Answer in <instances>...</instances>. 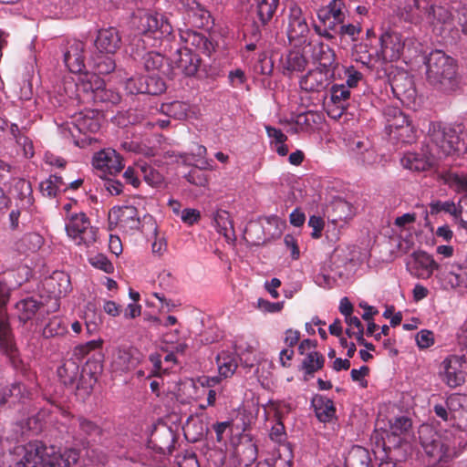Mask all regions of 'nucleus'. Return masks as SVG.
I'll return each mask as SVG.
<instances>
[{"label": "nucleus", "instance_id": "nucleus-1", "mask_svg": "<svg viewBox=\"0 0 467 467\" xmlns=\"http://www.w3.org/2000/svg\"><path fill=\"white\" fill-rule=\"evenodd\" d=\"M16 451L21 458L15 467H72L79 459V451L76 449L60 451L40 441H30Z\"/></svg>", "mask_w": 467, "mask_h": 467}, {"label": "nucleus", "instance_id": "nucleus-2", "mask_svg": "<svg viewBox=\"0 0 467 467\" xmlns=\"http://www.w3.org/2000/svg\"><path fill=\"white\" fill-rule=\"evenodd\" d=\"M426 79L433 90L450 96L461 87L457 61L440 49L432 50L425 57Z\"/></svg>", "mask_w": 467, "mask_h": 467}, {"label": "nucleus", "instance_id": "nucleus-3", "mask_svg": "<svg viewBox=\"0 0 467 467\" xmlns=\"http://www.w3.org/2000/svg\"><path fill=\"white\" fill-rule=\"evenodd\" d=\"M420 444L428 457L430 467H449L456 457V448L451 437L437 432L431 425L419 428Z\"/></svg>", "mask_w": 467, "mask_h": 467}, {"label": "nucleus", "instance_id": "nucleus-4", "mask_svg": "<svg viewBox=\"0 0 467 467\" xmlns=\"http://www.w3.org/2000/svg\"><path fill=\"white\" fill-rule=\"evenodd\" d=\"M460 126L454 128L441 122H431L428 130V137L436 147L437 154L449 156L465 150V144L460 138Z\"/></svg>", "mask_w": 467, "mask_h": 467}, {"label": "nucleus", "instance_id": "nucleus-5", "mask_svg": "<svg viewBox=\"0 0 467 467\" xmlns=\"http://www.w3.org/2000/svg\"><path fill=\"white\" fill-rule=\"evenodd\" d=\"M137 30L146 47H156L172 33V26L168 18L161 14L143 13L138 17Z\"/></svg>", "mask_w": 467, "mask_h": 467}, {"label": "nucleus", "instance_id": "nucleus-6", "mask_svg": "<svg viewBox=\"0 0 467 467\" xmlns=\"http://www.w3.org/2000/svg\"><path fill=\"white\" fill-rule=\"evenodd\" d=\"M385 132L393 140L401 143H411L416 139V130L410 119L400 108L386 106L383 109Z\"/></svg>", "mask_w": 467, "mask_h": 467}, {"label": "nucleus", "instance_id": "nucleus-7", "mask_svg": "<svg viewBox=\"0 0 467 467\" xmlns=\"http://www.w3.org/2000/svg\"><path fill=\"white\" fill-rule=\"evenodd\" d=\"M109 223H115L121 230L130 233L135 230L141 232L154 231L156 233V221L150 214L140 218L135 206L125 205L113 207L109 213Z\"/></svg>", "mask_w": 467, "mask_h": 467}, {"label": "nucleus", "instance_id": "nucleus-8", "mask_svg": "<svg viewBox=\"0 0 467 467\" xmlns=\"http://www.w3.org/2000/svg\"><path fill=\"white\" fill-rule=\"evenodd\" d=\"M348 13L344 0H330L327 5L320 7L317 12V18L324 26V29L316 26V32L328 40L333 39L335 36L332 31L337 30L341 24L345 23Z\"/></svg>", "mask_w": 467, "mask_h": 467}, {"label": "nucleus", "instance_id": "nucleus-9", "mask_svg": "<svg viewBox=\"0 0 467 467\" xmlns=\"http://www.w3.org/2000/svg\"><path fill=\"white\" fill-rule=\"evenodd\" d=\"M65 229L77 245L88 247L97 242L99 229L91 225L89 218L83 212L69 214Z\"/></svg>", "mask_w": 467, "mask_h": 467}, {"label": "nucleus", "instance_id": "nucleus-10", "mask_svg": "<svg viewBox=\"0 0 467 467\" xmlns=\"http://www.w3.org/2000/svg\"><path fill=\"white\" fill-rule=\"evenodd\" d=\"M467 359L464 355H450L441 364L443 382L450 388H456L465 382Z\"/></svg>", "mask_w": 467, "mask_h": 467}, {"label": "nucleus", "instance_id": "nucleus-11", "mask_svg": "<svg viewBox=\"0 0 467 467\" xmlns=\"http://www.w3.org/2000/svg\"><path fill=\"white\" fill-rule=\"evenodd\" d=\"M406 266L410 274L419 279H429L435 271L439 273L441 267L432 255L422 250L414 251Z\"/></svg>", "mask_w": 467, "mask_h": 467}, {"label": "nucleus", "instance_id": "nucleus-12", "mask_svg": "<svg viewBox=\"0 0 467 467\" xmlns=\"http://www.w3.org/2000/svg\"><path fill=\"white\" fill-rule=\"evenodd\" d=\"M309 26L303 15L302 9L297 5L289 8L286 35L290 44L303 45L307 40Z\"/></svg>", "mask_w": 467, "mask_h": 467}, {"label": "nucleus", "instance_id": "nucleus-13", "mask_svg": "<svg viewBox=\"0 0 467 467\" xmlns=\"http://www.w3.org/2000/svg\"><path fill=\"white\" fill-rule=\"evenodd\" d=\"M92 165L102 173L101 178L108 175L115 176L124 168L121 156L111 148L96 152L92 158Z\"/></svg>", "mask_w": 467, "mask_h": 467}, {"label": "nucleus", "instance_id": "nucleus-14", "mask_svg": "<svg viewBox=\"0 0 467 467\" xmlns=\"http://www.w3.org/2000/svg\"><path fill=\"white\" fill-rule=\"evenodd\" d=\"M391 90L394 96L406 106L413 104L417 98V91L414 80L411 76L406 72L396 74L390 82Z\"/></svg>", "mask_w": 467, "mask_h": 467}, {"label": "nucleus", "instance_id": "nucleus-15", "mask_svg": "<svg viewBox=\"0 0 467 467\" xmlns=\"http://www.w3.org/2000/svg\"><path fill=\"white\" fill-rule=\"evenodd\" d=\"M104 86V80L97 73L83 72L76 82V90L80 100L92 103L95 95Z\"/></svg>", "mask_w": 467, "mask_h": 467}, {"label": "nucleus", "instance_id": "nucleus-16", "mask_svg": "<svg viewBox=\"0 0 467 467\" xmlns=\"http://www.w3.org/2000/svg\"><path fill=\"white\" fill-rule=\"evenodd\" d=\"M171 62L174 67L187 77L195 76L201 66L200 55L188 47H181L176 50Z\"/></svg>", "mask_w": 467, "mask_h": 467}, {"label": "nucleus", "instance_id": "nucleus-17", "mask_svg": "<svg viewBox=\"0 0 467 467\" xmlns=\"http://www.w3.org/2000/svg\"><path fill=\"white\" fill-rule=\"evenodd\" d=\"M181 8L188 15L190 23L198 28H210L213 25L211 13L196 0H179Z\"/></svg>", "mask_w": 467, "mask_h": 467}, {"label": "nucleus", "instance_id": "nucleus-18", "mask_svg": "<svg viewBox=\"0 0 467 467\" xmlns=\"http://www.w3.org/2000/svg\"><path fill=\"white\" fill-rule=\"evenodd\" d=\"M180 40L184 45L182 47H188L210 57L215 50L214 44L202 33L191 29L180 30Z\"/></svg>", "mask_w": 467, "mask_h": 467}, {"label": "nucleus", "instance_id": "nucleus-19", "mask_svg": "<svg viewBox=\"0 0 467 467\" xmlns=\"http://www.w3.org/2000/svg\"><path fill=\"white\" fill-rule=\"evenodd\" d=\"M85 44L79 40L67 42L64 53V63L68 70L75 74H81L85 69Z\"/></svg>", "mask_w": 467, "mask_h": 467}, {"label": "nucleus", "instance_id": "nucleus-20", "mask_svg": "<svg viewBox=\"0 0 467 467\" xmlns=\"http://www.w3.org/2000/svg\"><path fill=\"white\" fill-rule=\"evenodd\" d=\"M121 36L116 27L109 26L99 30L95 46L100 53L114 55L121 47Z\"/></svg>", "mask_w": 467, "mask_h": 467}, {"label": "nucleus", "instance_id": "nucleus-21", "mask_svg": "<svg viewBox=\"0 0 467 467\" xmlns=\"http://www.w3.org/2000/svg\"><path fill=\"white\" fill-rule=\"evenodd\" d=\"M333 76L321 68L310 70L300 79V88L307 92H320L328 87Z\"/></svg>", "mask_w": 467, "mask_h": 467}, {"label": "nucleus", "instance_id": "nucleus-22", "mask_svg": "<svg viewBox=\"0 0 467 467\" xmlns=\"http://www.w3.org/2000/svg\"><path fill=\"white\" fill-rule=\"evenodd\" d=\"M380 56L385 61H394L400 58L403 45L400 36L392 32H385L380 38Z\"/></svg>", "mask_w": 467, "mask_h": 467}, {"label": "nucleus", "instance_id": "nucleus-23", "mask_svg": "<svg viewBox=\"0 0 467 467\" xmlns=\"http://www.w3.org/2000/svg\"><path fill=\"white\" fill-rule=\"evenodd\" d=\"M45 307L42 301L36 299L33 296H28L19 300L16 304V314L22 323L33 319L36 315L39 317L42 315L43 308Z\"/></svg>", "mask_w": 467, "mask_h": 467}, {"label": "nucleus", "instance_id": "nucleus-24", "mask_svg": "<svg viewBox=\"0 0 467 467\" xmlns=\"http://www.w3.org/2000/svg\"><path fill=\"white\" fill-rule=\"evenodd\" d=\"M355 215L353 205L344 199H337L331 202L328 212V220L337 225L338 223H347Z\"/></svg>", "mask_w": 467, "mask_h": 467}, {"label": "nucleus", "instance_id": "nucleus-25", "mask_svg": "<svg viewBox=\"0 0 467 467\" xmlns=\"http://www.w3.org/2000/svg\"><path fill=\"white\" fill-rule=\"evenodd\" d=\"M315 59L318 62L321 69H324L331 74H335V69L337 67V56L333 48L327 44L323 42L317 43L314 47Z\"/></svg>", "mask_w": 467, "mask_h": 467}, {"label": "nucleus", "instance_id": "nucleus-26", "mask_svg": "<svg viewBox=\"0 0 467 467\" xmlns=\"http://www.w3.org/2000/svg\"><path fill=\"white\" fill-rule=\"evenodd\" d=\"M400 162L405 169L413 171H424L433 165L434 159L431 153L408 152L401 158Z\"/></svg>", "mask_w": 467, "mask_h": 467}, {"label": "nucleus", "instance_id": "nucleus-27", "mask_svg": "<svg viewBox=\"0 0 467 467\" xmlns=\"http://www.w3.org/2000/svg\"><path fill=\"white\" fill-rule=\"evenodd\" d=\"M311 404L320 421L329 422L335 418L336 407L332 400L317 394L313 397Z\"/></svg>", "mask_w": 467, "mask_h": 467}, {"label": "nucleus", "instance_id": "nucleus-28", "mask_svg": "<svg viewBox=\"0 0 467 467\" xmlns=\"http://www.w3.org/2000/svg\"><path fill=\"white\" fill-rule=\"evenodd\" d=\"M459 264H446L441 265L436 277L441 281L444 289L462 287L461 273L454 271Z\"/></svg>", "mask_w": 467, "mask_h": 467}, {"label": "nucleus", "instance_id": "nucleus-29", "mask_svg": "<svg viewBox=\"0 0 467 467\" xmlns=\"http://www.w3.org/2000/svg\"><path fill=\"white\" fill-rule=\"evenodd\" d=\"M79 361L74 358H66L57 368V376L66 386L74 385L79 377Z\"/></svg>", "mask_w": 467, "mask_h": 467}, {"label": "nucleus", "instance_id": "nucleus-30", "mask_svg": "<svg viewBox=\"0 0 467 467\" xmlns=\"http://www.w3.org/2000/svg\"><path fill=\"white\" fill-rule=\"evenodd\" d=\"M352 57L368 69L375 67L376 62L379 59V55H373L370 52V45L366 42L357 43L352 47Z\"/></svg>", "mask_w": 467, "mask_h": 467}, {"label": "nucleus", "instance_id": "nucleus-31", "mask_svg": "<svg viewBox=\"0 0 467 467\" xmlns=\"http://www.w3.org/2000/svg\"><path fill=\"white\" fill-rule=\"evenodd\" d=\"M44 244V238L37 233H27L24 234L20 239H18L15 244L14 248L19 254H28V253H36L37 252Z\"/></svg>", "mask_w": 467, "mask_h": 467}, {"label": "nucleus", "instance_id": "nucleus-32", "mask_svg": "<svg viewBox=\"0 0 467 467\" xmlns=\"http://www.w3.org/2000/svg\"><path fill=\"white\" fill-rule=\"evenodd\" d=\"M281 64L288 73L301 72L307 66V59L300 49H292L281 58Z\"/></svg>", "mask_w": 467, "mask_h": 467}, {"label": "nucleus", "instance_id": "nucleus-33", "mask_svg": "<svg viewBox=\"0 0 467 467\" xmlns=\"http://www.w3.org/2000/svg\"><path fill=\"white\" fill-rule=\"evenodd\" d=\"M349 148L365 165H372L378 161V154L368 140H354Z\"/></svg>", "mask_w": 467, "mask_h": 467}, {"label": "nucleus", "instance_id": "nucleus-34", "mask_svg": "<svg viewBox=\"0 0 467 467\" xmlns=\"http://www.w3.org/2000/svg\"><path fill=\"white\" fill-rule=\"evenodd\" d=\"M175 434L170 428H165L153 434V442L156 450L161 454H171L174 449Z\"/></svg>", "mask_w": 467, "mask_h": 467}, {"label": "nucleus", "instance_id": "nucleus-35", "mask_svg": "<svg viewBox=\"0 0 467 467\" xmlns=\"http://www.w3.org/2000/svg\"><path fill=\"white\" fill-rule=\"evenodd\" d=\"M73 127L79 133L85 135L95 134L99 130L100 123L94 112H91L90 114L79 113L75 117Z\"/></svg>", "mask_w": 467, "mask_h": 467}, {"label": "nucleus", "instance_id": "nucleus-36", "mask_svg": "<svg viewBox=\"0 0 467 467\" xmlns=\"http://www.w3.org/2000/svg\"><path fill=\"white\" fill-rule=\"evenodd\" d=\"M273 405L275 410V416L278 418V421L275 423V425L272 427L269 436L272 441L280 443V446L283 447L282 445L284 443L282 442L285 441L286 434L285 431V426L280 420L281 414L284 413L285 411H290L291 407L289 404H286L285 402H277L274 403Z\"/></svg>", "mask_w": 467, "mask_h": 467}, {"label": "nucleus", "instance_id": "nucleus-37", "mask_svg": "<svg viewBox=\"0 0 467 467\" xmlns=\"http://www.w3.org/2000/svg\"><path fill=\"white\" fill-rule=\"evenodd\" d=\"M14 192L22 208L28 209L33 205V189L30 182L19 179L14 185Z\"/></svg>", "mask_w": 467, "mask_h": 467}, {"label": "nucleus", "instance_id": "nucleus-38", "mask_svg": "<svg viewBox=\"0 0 467 467\" xmlns=\"http://www.w3.org/2000/svg\"><path fill=\"white\" fill-rule=\"evenodd\" d=\"M160 111L170 118L184 119L190 111V105L184 101L175 100L170 103H162Z\"/></svg>", "mask_w": 467, "mask_h": 467}, {"label": "nucleus", "instance_id": "nucleus-39", "mask_svg": "<svg viewBox=\"0 0 467 467\" xmlns=\"http://www.w3.org/2000/svg\"><path fill=\"white\" fill-rule=\"evenodd\" d=\"M280 5V0H258L257 1V16L262 25H267L275 13Z\"/></svg>", "mask_w": 467, "mask_h": 467}, {"label": "nucleus", "instance_id": "nucleus-40", "mask_svg": "<svg viewBox=\"0 0 467 467\" xmlns=\"http://www.w3.org/2000/svg\"><path fill=\"white\" fill-rule=\"evenodd\" d=\"M219 375L224 379L234 375L237 368V358L233 354L220 353L216 358Z\"/></svg>", "mask_w": 467, "mask_h": 467}, {"label": "nucleus", "instance_id": "nucleus-41", "mask_svg": "<svg viewBox=\"0 0 467 467\" xmlns=\"http://www.w3.org/2000/svg\"><path fill=\"white\" fill-rule=\"evenodd\" d=\"M212 161H203L202 167L192 168L185 176L186 180L193 185L205 187L208 184V175L204 171L205 169L213 170Z\"/></svg>", "mask_w": 467, "mask_h": 467}, {"label": "nucleus", "instance_id": "nucleus-42", "mask_svg": "<svg viewBox=\"0 0 467 467\" xmlns=\"http://www.w3.org/2000/svg\"><path fill=\"white\" fill-rule=\"evenodd\" d=\"M319 119V116L313 111L298 114L296 117L295 123L291 128V130L295 133H298L313 130Z\"/></svg>", "mask_w": 467, "mask_h": 467}, {"label": "nucleus", "instance_id": "nucleus-43", "mask_svg": "<svg viewBox=\"0 0 467 467\" xmlns=\"http://www.w3.org/2000/svg\"><path fill=\"white\" fill-rule=\"evenodd\" d=\"M444 183L458 193H467V173L446 172L443 176Z\"/></svg>", "mask_w": 467, "mask_h": 467}, {"label": "nucleus", "instance_id": "nucleus-44", "mask_svg": "<svg viewBox=\"0 0 467 467\" xmlns=\"http://www.w3.org/2000/svg\"><path fill=\"white\" fill-rule=\"evenodd\" d=\"M143 94L158 96L166 90L164 80L158 75L143 76Z\"/></svg>", "mask_w": 467, "mask_h": 467}, {"label": "nucleus", "instance_id": "nucleus-45", "mask_svg": "<svg viewBox=\"0 0 467 467\" xmlns=\"http://www.w3.org/2000/svg\"><path fill=\"white\" fill-rule=\"evenodd\" d=\"M325 364V357L317 352L312 351L308 353L302 361V368L306 375L313 376L314 373L320 370Z\"/></svg>", "mask_w": 467, "mask_h": 467}, {"label": "nucleus", "instance_id": "nucleus-46", "mask_svg": "<svg viewBox=\"0 0 467 467\" xmlns=\"http://www.w3.org/2000/svg\"><path fill=\"white\" fill-rule=\"evenodd\" d=\"M137 358H134L131 350L126 348H119L117 351L114 358V365L121 371H129L135 368Z\"/></svg>", "mask_w": 467, "mask_h": 467}, {"label": "nucleus", "instance_id": "nucleus-47", "mask_svg": "<svg viewBox=\"0 0 467 467\" xmlns=\"http://www.w3.org/2000/svg\"><path fill=\"white\" fill-rule=\"evenodd\" d=\"M120 95L119 92L112 88H107L106 86H102L97 94L95 95V99L92 101L94 104H105L109 105H117L120 101Z\"/></svg>", "mask_w": 467, "mask_h": 467}, {"label": "nucleus", "instance_id": "nucleus-48", "mask_svg": "<svg viewBox=\"0 0 467 467\" xmlns=\"http://www.w3.org/2000/svg\"><path fill=\"white\" fill-rule=\"evenodd\" d=\"M103 340L96 339L90 340L85 344L78 345L74 348L70 358H74L79 364L82 363L83 359L89 354L90 351L100 348L102 347Z\"/></svg>", "mask_w": 467, "mask_h": 467}, {"label": "nucleus", "instance_id": "nucleus-49", "mask_svg": "<svg viewBox=\"0 0 467 467\" xmlns=\"http://www.w3.org/2000/svg\"><path fill=\"white\" fill-rule=\"evenodd\" d=\"M142 62L147 71H160L165 65L166 59L159 52L149 51L142 56Z\"/></svg>", "mask_w": 467, "mask_h": 467}, {"label": "nucleus", "instance_id": "nucleus-50", "mask_svg": "<svg viewBox=\"0 0 467 467\" xmlns=\"http://www.w3.org/2000/svg\"><path fill=\"white\" fill-rule=\"evenodd\" d=\"M425 18L433 25L446 24L451 19V13L447 7L435 4Z\"/></svg>", "mask_w": 467, "mask_h": 467}, {"label": "nucleus", "instance_id": "nucleus-51", "mask_svg": "<svg viewBox=\"0 0 467 467\" xmlns=\"http://www.w3.org/2000/svg\"><path fill=\"white\" fill-rule=\"evenodd\" d=\"M138 169H140V176L149 185L158 186L162 182V175L152 166L145 162H139Z\"/></svg>", "mask_w": 467, "mask_h": 467}, {"label": "nucleus", "instance_id": "nucleus-52", "mask_svg": "<svg viewBox=\"0 0 467 467\" xmlns=\"http://www.w3.org/2000/svg\"><path fill=\"white\" fill-rule=\"evenodd\" d=\"M330 95L332 102L338 108L344 109L350 98V91L347 86L336 84L332 86Z\"/></svg>", "mask_w": 467, "mask_h": 467}, {"label": "nucleus", "instance_id": "nucleus-53", "mask_svg": "<svg viewBox=\"0 0 467 467\" xmlns=\"http://www.w3.org/2000/svg\"><path fill=\"white\" fill-rule=\"evenodd\" d=\"M57 282L58 287L57 293L58 296L66 295L70 289V280L69 276L63 272H56L54 273L48 279L49 285H53L55 288L54 283Z\"/></svg>", "mask_w": 467, "mask_h": 467}, {"label": "nucleus", "instance_id": "nucleus-54", "mask_svg": "<svg viewBox=\"0 0 467 467\" xmlns=\"http://www.w3.org/2000/svg\"><path fill=\"white\" fill-rule=\"evenodd\" d=\"M284 450L287 452V459L279 456L273 463L268 461L259 462L257 467H293V452L290 444H283Z\"/></svg>", "mask_w": 467, "mask_h": 467}, {"label": "nucleus", "instance_id": "nucleus-55", "mask_svg": "<svg viewBox=\"0 0 467 467\" xmlns=\"http://www.w3.org/2000/svg\"><path fill=\"white\" fill-rule=\"evenodd\" d=\"M76 420L82 433L93 440L101 434V428L94 421L82 417L78 418Z\"/></svg>", "mask_w": 467, "mask_h": 467}, {"label": "nucleus", "instance_id": "nucleus-56", "mask_svg": "<svg viewBox=\"0 0 467 467\" xmlns=\"http://www.w3.org/2000/svg\"><path fill=\"white\" fill-rule=\"evenodd\" d=\"M412 426L411 420L406 416L395 418L390 421V431L395 436H400L409 432Z\"/></svg>", "mask_w": 467, "mask_h": 467}, {"label": "nucleus", "instance_id": "nucleus-57", "mask_svg": "<svg viewBox=\"0 0 467 467\" xmlns=\"http://www.w3.org/2000/svg\"><path fill=\"white\" fill-rule=\"evenodd\" d=\"M94 67L97 70L98 75H107L114 71L116 68V63L112 57L101 56L95 59Z\"/></svg>", "mask_w": 467, "mask_h": 467}, {"label": "nucleus", "instance_id": "nucleus-58", "mask_svg": "<svg viewBox=\"0 0 467 467\" xmlns=\"http://www.w3.org/2000/svg\"><path fill=\"white\" fill-rule=\"evenodd\" d=\"M431 213H438L441 212H444L446 213L452 215L454 218V217H457V214L459 213V212H461V207H458L454 203V202H451V201H446V202L437 201L431 204Z\"/></svg>", "mask_w": 467, "mask_h": 467}, {"label": "nucleus", "instance_id": "nucleus-59", "mask_svg": "<svg viewBox=\"0 0 467 467\" xmlns=\"http://www.w3.org/2000/svg\"><path fill=\"white\" fill-rule=\"evenodd\" d=\"M88 262L92 266L107 274H111L114 271L113 264L102 254H98L89 257Z\"/></svg>", "mask_w": 467, "mask_h": 467}, {"label": "nucleus", "instance_id": "nucleus-60", "mask_svg": "<svg viewBox=\"0 0 467 467\" xmlns=\"http://www.w3.org/2000/svg\"><path fill=\"white\" fill-rule=\"evenodd\" d=\"M362 31V26L359 22L357 24H341L340 26L333 31L336 34H338L341 36H348L353 41H356L358 35Z\"/></svg>", "mask_w": 467, "mask_h": 467}, {"label": "nucleus", "instance_id": "nucleus-61", "mask_svg": "<svg viewBox=\"0 0 467 467\" xmlns=\"http://www.w3.org/2000/svg\"><path fill=\"white\" fill-rule=\"evenodd\" d=\"M1 390H7L8 403H15L20 401L25 397V387L19 382H15Z\"/></svg>", "mask_w": 467, "mask_h": 467}, {"label": "nucleus", "instance_id": "nucleus-62", "mask_svg": "<svg viewBox=\"0 0 467 467\" xmlns=\"http://www.w3.org/2000/svg\"><path fill=\"white\" fill-rule=\"evenodd\" d=\"M410 12L414 9L422 13L425 16L430 13L431 8L435 5L434 0H405Z\"/></svg>", "mask_w": 467, "mask_h": 467}, {"label": "nucleus", "instance_id": "nucleus-63", "mask_svg": "<svg viewBox=\"0 0 467 467\" xmlns=\"http://www.w3.org/2000/svg\"><path fill=\"white\" fill-rule=\"evenodd\" d=\"M214 222L218 225L219 232L227 234L229 229H233L232 222L230 221V215L226 211H219L214 216Z\"/></svg>", "mask_w": 467, "mask_h": 467}, {"label": "nucleus", "instance_id": "nucleus-64", "mask_svg": "<svg viewBox=\"0 0 467 467\" xmlns=\"http://www.w3.org/2000/svg\"><path fill=\"white\" fill-rule=\"evenodd\" d=\"M176 462L178 467H200L197 457L192 452L178 455Z\"/></svg>", "mask_w": 467, "mask_h": 467}]
</instances>
